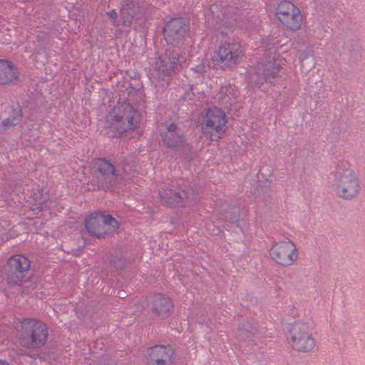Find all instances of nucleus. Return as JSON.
Wrapping results in <instances>:
<instances>
[{
	"label": "nucleus",
	"instance_id": "obj_9",
	"mask_svg": "<svg viewBox=\"0 0 365 365\" xmlns=\"http://www.w3.org/2000/svg\"><path fill=\"white\" fill-rule=\"evenodd\" d=\"M89 182L103 189H108L115 179V168L108 160L99 158L95 160Z\"/></svg>",
	"mask_w": 365,
	"mask_h": 365
},
{
	"label": "nucleus",
	"instance_id": "obj_25",
	"mask_svg": "<svg viewBox=\"0 0 365 365\" xmlns=\"http://www.w3.org/2000/svg\"><path fill=\"white\" fill-rule=\"evenodd\" d=\"M108 15L110 18L113 19H115L118 16V14L115 9H113L110 12L108 13Z\"/></svg>",
	"mask_w": 365,
	"mask_h": 365
},
{
	"label": "nucleus",
	"instance_id": "obj_16",
	"mask_svg": "<svg viewBox=\"0 0 365 365\" xmlns=\"http://www.w3.org/2000/svg\"><path fill=\"white\" fill-rule=\"evenodd\" d=\"M173 309V304L170 297L163 294L155 295L152 302L151 310L153 313L162 318H165L171 314Z\"/></svg>",
	"mask_w": 365,
	"mask_h": 365
},
{
	"label": "nucleus",
	"instance_id": "obj_14",
	"mask_svg": "<svg viewBox=\"0 0 365 365\" xmlns=\"http://www.w3.org/2000/svg\"><path fill=\"white\" fill-rule=\"evenodd\" d=\"M180 55L176 51H166L164 56L158 58L155 69L162 76H168L176 68Z\"/></svg>",
	"mask_w": 365,
	"mask_h": 365
},
{
	"label": "nucleus",
	"instance_id": "obj_15",
	"mask_svg": "<svg viewBox=\"0 0 365 365\" xmlns=\"http://www.w3.org/2000/svg\"><path fill=\"white\" fill-rule=\"evenodd\" d=\"M19 80V72L9 61L0 59V85L16 84Z\"/></svg>",
	"mask_w": 365,
	"mask_h": 365
},
{
	"label": "nucleus",
	"instance_id": "obj_4",
	"mask_svg": "<svg viewBox=\"0 0 365 365\" xmlns=\"http://www.w3.org/2000/svg\"><path fill=\"white\" fill-rule=\"evenodd\" d=\"M227 119L222 109L213 107L207 110L201 123V134L210 141H219L227 130Z\"/></svg>",
	"mask_w": 365,
	"mask_h": 365
},
{
	"label": "nucleus",
	"instance_id": "obj_26",
	"mask_svg": "<svg viewBox=\"0 0 365 365\" xmlns=\"http://www.w3.org/2000/svg\"><path fill=\"white\" fill-rule=\"evenodd\" d=\"M0 365H9V364L6 361L0 359Z\"/></svg>",
	"mask_w": 365,
	"mask_h": 365
},
{
	"label": "nucleus",
	"instance_id": "obj_7",
	"mask_svg": "<svg viewBox=\"0 0 365 365\" xmlns=\"http://www.w3.org/2000/svg\"><path fill=\"white\" fill-rule=\"evenodd\" d=\"M272 260L282 267H289L298 258V250L295 243L290 240H281L273 242L269 250Z\"/></svg>",
	"mask_w": 365,
	"mask_h": 365
},
{
	"label": "nucleus",
	"instance_id": "obj_2",
	"mask_svg": "<svg viewBox=\"0 0 365 365\" xmlns=\"http://www.w3.org/2000/svg\"><path fill=\"white\" fill-rule=\"evenodd\" d=\"M139 121L138 110L127 103L115 106L106 117L108 127L115 133H123L135 129Z\"/></svg>",
	"mask_w": 365,
	"mask_h": 365
},
{
	"label": "nucleus",
	"instance_id": "obj_11",
	"mask_svg": "<svg viewBox=\"0 0 365 365\" xmlns=\"http://www.w3.org/2000/svg\"><path fill=\"white\" fill-rule=\"evenodd\" d=\"M285 58L275 53L272 59L258 66L257 74L262 75L264 81L271 85H275L279 78V72L282 70Z\"/></svg>",
	"mask_w": 365,
	"mask_h": 365
},
{
	"label": "nucleus",
	"instance_id": "obj_17",
	"mask_svg": "<svg viewBox=\"0 0 365 365\" xmlns=\"http://www.w3.org/2000/svg\"><path fill=\"white\" fill-rule=\"evenodd\" d=\"M140 14V9L137 1L132 0L123 2L120 8V19L123 26L129 27L132 20L138 19Z\"/></svg>",
	"mask_w": 365,
	"mask_h": 365
},
{
	"label": "nucleus",
	"instance_id": "obj_22",
	"mask_svg": "<svg viewBox=\"0 0 365 365\" xmlns=\"http://www.w3.org/2000/svg\"><path fill=\"white\" fill-rule=\"evenodd\" d=\"M22 118L21 110L17 106L12 108V116L4 119L2 121V125L4 128H9L18 124Z\"/></svg>",
	"mask_w": 365,
	"mask_h": 365
},
{
	"label": "nucleus",
	"instance_id": "obj_3",
	"mask_svg": "<svg viewBox=\"0 0 365 365\" xmlns=\"http://www.w3.org/2000/svg\"><path fill=\"white\" fill-rule=\"evenodd\" d=\"M287 341L292 350L302 354L313 351L316 346L312 327L309 323L301 320L289 325Z\"/></svg>",
	"mask_w": 365,
	"mask_h": 365
},
{
	"label": "nucleus",
	"instance_id": "obj_19",
	"mask_svg": "<svg viewBox=\"0 0 365 365\" xmlns=\"http://www.w3.org/2000/svg\"><path fill=\"white\" fill-rule=\"evenodd\" d=\"M162 137L163 142L167 147L178 146L183 140L182 135L177 130V127L174 123H171L167 126V130L162 135Z\"/></svg>",
	"mask_w": 365,
	"mask_h": 365
},
{
	"label": "nucleus",
	"instance_id": "obj_8",
	"mask_svg": "<svg viewBox=\"0 0 365 365\" xmlns=\"http://www.w3.org/2000/svg\"><path fill=\"white\" fill-rule=\"evenodd\" d=\"M85 223L87 232L98 238L106 237L118 229V223L114 217L101 212L91 214L86 218Z\"/></svg>",
	"mask_w": 365,
	"mask_h": 365
},
{
	"label": "nucleus",
	"instance_id": "obj_12",
	"mask_svg": "<svg viewBox=\"0 0 365 365\" xmlns=\"http://www.w3.org/2000/svg\"><path fill=\"white\" fill-rule=\"evenodd\" d=\"M146 361L148 365H174L175 351L169 345H155L147 350Z\"/></svg>",
	"mask_w": 365,
	"mask_h": 365
},
{
	"label": "nucleus",
	"instance_id": "obj_21",
	"mask_svg": "<svg viewBox=\"0 0 365 365\" xmlns=\"http://www.w3.org/2000/svg\"><path fill=\"white\" fill-rule=\"evenodd\" d=\"M217 10V6L212 5L205 14L207 23L215 29H218V25L221 24V21L225 17V14H220Z\"/></svg>",
	"mask_w": 365,
	"mask_h": 365
},
{
	"label": "nucleus",
	"instance_id": "obj_23",
	"mask_svg": "<svg viewBox=\"0 0 365 365\" xmlns=\"http://www.w3.org/2000/svg\"><path fill=\"white\" fill-rule=\"evenodd\" d=\"M233 88L230 85L225 86L221 87L219 93L217 95V98L222 103H231L234 98V94L232 93Z\"/></svg>",
	"mask_w": 365,
	"mask_h": 365
},
{
	"label": "nucleus",
	"instance_id": "obj_24",
	"mask_svg": "<svg viewBox=\"0 0 365 365\" xmlns=\"http://www.w3.org/2000/svg\"><path fill=\"white\" fill-rule=\"evenodd\" d=\"M207 68V66L206 65V63H202L201 66H197L196 67V70L198 72H203L206 70Z\"/></svg>",
	"mask_w": 365,
	"mask_h": 365
},
{
	"label": "nucleus",
	"instance_id": "obj_18",
	"mask_svg": "<svg viewBox=\"0 0 365 365\" xmlns=\"http://www.w3.org/2000/svg\"><path fill=\"white\" fill-rule=\"evenodd\" d=\"M187 29V26L182 19H173L166 24L164 34L166 38L178 39L185 36Z\"/></svg>",
	"mask_w": 365,
	"mask_h": 365
},
{
	"label": "nucleus",
	"instance_id": "obj_20",
	"mask_svg": "<svg viewBox=\"0 0 365 365\" xmlns=\"http://www.w3.org/2000/svg\"><path fill=\"white\" fill-rule=\"evenodd\" d=\"M162 203L169 205H179L182 201V195L170 189H163L159 193Z\"/></svg>",
	"mask_w": 365,
	"mask_h": 365
},
{
	"label": "nucleus",
	"instance_id": "obj_6",
	"mask_svg": "<svg viewBox=\"0 0 365 365\" xmlns=\"http://www.w3.org/2000/svg\"><path fill=\"white\" fill-rule=\"evenodd\" d=\"M276 18L287 30L297 31L302 27L304 17L299 7L289 1H282L276 7Z\"/></svg>",
	"mask_w": 365,
	"mask_h": 365
},
{
	"label": "nucleus",
	"instance_id": "obj_5",
	"mask_svg": "<svg viewBox=\"0 0 365 365\" xmlns=\"http://www.w3.org/2000/svg\"><path fill=\"white\" fill-rule=\"evenodd\" d=\"M21 344L26 347L40 348L48 340V329L41 321L34 318H24L21 322Z\"/></svg>",
	"mask_w": 365,
	"mask_h": 365
},
{
	"label": "nucleus",
	"instance_id": "obj_13",
	"mask_svg": "<svg viewBox=\"0 0 365 365\" xmlns=\"http://www.w3.org/2000/svg\"><path fill=\"white\" fill-rule=\"evenodd\" d=\"M7 263L11 280L14 283L23 282L31 267L29 259L23 255H14Z\"/></svg>",
	"mask_w": 365,
	"mask_h": 365
},
{
	"label": "nucleus",
	"instance_id": "obj_10",
	"mask_svg": "<svg viewBox=\"0 0 365 365\" xmlns=\"http://www.w3.org/2000/svg\"><path fill=\"white\" fill-rule=\"evenodd\" d=\"M245 55L243 47L238 43H225L217 51L216 61L222 69L235 66Z\"/></svg>",
	"mask_w": 365,
	"mask_h": 365
},
{
	"label": "nucleus",
	"instance_id": "obj_1",
	"mask_svg": "<svg viewBox=\"0 0 365 365\" xmlns=\"http://www.w3.org/2000/svg\"><path fill=\"white\" fill-rule=\"evenodd\" d=\"M328 179L332 192L340 199L351 200L359 194V179L356 173L345 165H337Z\"/></svg>",
	"mask_w": 365,
	"mask_h": 365
},
{
	"label": "nucleus",
	"instance_id": "obj_27",
	"mask_svg": "<svg viewBox=\"0 0 365 365\" xmlns=\"http://www.w3.org/2000/svg\"><path fill=\"white\" fill-rule=\"evenodd\" d=\"M37 208H40L41 210H43L42 207H37Z\"/></svg>",
	"mask_w": 365,
	"mask_h": 365
}]
</instances>
